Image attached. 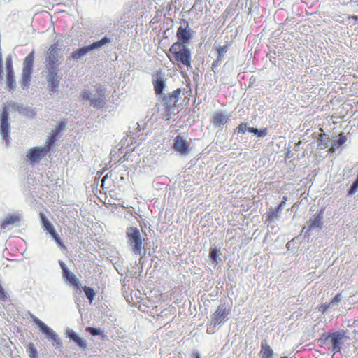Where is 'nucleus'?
<instances>
[{"label":"nucleus","mask_w":358,"mask_h":358,"mask_svg":"<svg viewBox=\"0 0 358 358\" xmlns=\"http://www.w3.org/2000/svg\"><path fill=\"white\" fill-rule=\"evenodd\" d=\"M342 299V296L341 293L337 294L334 298H333L329 302L331 306L336 305Z\"/></svg>","instance_id":"nucleus-40"},{"label":"nucleus","mask_w":358,"mask_h":358,"mask_svg":"<svg viewBox=\"0 0 358 358\" xmlns=\"http://www.w3.org/2000/svg\"><path fill=\"white\" fill-rule=\"evenodd\" d=\"M278 215V213L275 212L274 208H270L266 215V220L268 221H273Z\"/></svg>","instance_id":"nucleus-33"},{"label":"nucleus","mask_w":358,"mask_h":358,"mask_svg":"<svg viewBox=\"0 0 358 358\" xmlns=\"http://www.w3.org/2000/svg\"><path fill=\"white\" fill-rule=\"evenodd\" d=\"M180 94L181 89L178 88L162 98V105L164 106L163 117L166 120H169L171 115L174 113Z\"/></svg>","instance_id":"nucleus-4"},{"label":"nucleus","mask_w":358,"mask_h":358,"mask_svg":"<svg viewBox=\"0 0 358 358\" xmlns=\"http://www.w3.org/2000/svg\"><path fill=\"white\" fill-rule=\"evenodd\" d=\"M173 148L181 155H187L189 152L188 142L181 136H176L174 138Z\"/></svg>","instance_id":"nucleus-14"},{"label":"nucleus","mask_w":358,"mask_h":358,"mask_svg":"<svg viewBox=\"0 0 358 358\" xmlns=\"http://www.w3.org/2000/svg\"><path fill=\"white\" fill-rule=\"evenodd\" d=\"M210 257L213 259V262H217V257H218V250L216 248H212L210 250Z\"/></svg>","instance_id":"nucleus-36"},{"label":"nucleus","mask_w":358,"mask_h":358,"mask_svg":"<svg viewBox=\"0 0 358 358\" xmlns=\"http://www.w3.org/2000/svg\"><path fill=\"white\" fill-rule=\"evenodd\" d=\"M167 57L171 62L180 66L181 64L186 67H190L192 63V55L190 50L183 43H173L169 48Z\"/></svg>","instance_id":"nucleus-2"},{"label":"nucleus","mask_w":358,"mask_h":358,"mask_svg":"<svg viewBox=\"0 0 358 358\" xmlns=\"http://www.w3.org/2000/svg\"><path fill=\"white\" fill-rule=\"evenodd\" d=\"M248 131L250 133H253L257 134L258 136H264L267 134V129L264 128V129L259 130L254 127L248 128Z\"/></svg>","instance_id":"nucleus-28"},{"label":"nucleus","mask_w":358,"mask_h":358,"mask_svg":"<svg viewBox=\"0 0 358 358\" xmlns=\"http://www.w3.org/2000/svg\"><path fill=\"white\" fill-rule=\"evenodd\" d=\"M66 127V124L64 122H59L57 127L55 130L52 131V134L51 136H55V138L56 139V136L61 131H64Z\"/></svg>","instance_id":"nucleus-30"},{"label":"nucleus","mask_w":358,"mask_h":358,"mask_svg":"<svg viewBox=\"0 0 358 358\" xmlns=\"http://www.w3.org/2000/svg\"><path fill=\"white\" fill-rule=\"evenodd\" d=\"M32 71L22 69L21 86L22 88H26L30 82L31 73Z\"/></svg>","instance_id":"nucleus-22"},{"label":"nucleus","mask_w":358,"mask_h":358,"mask_svg":"<svg viewBox=\"0 0 358 358\" xmlns=\"http://www.w3.org/2000/svg\"><path fill=\"white\" fill-rule=\"evenodd\" d=\"M127 238L130 246L135 255H141L143 247V239L139 229L137 227H130L127 229Z\"/></svg>","instance_id":"nucleus-6"},{"label":"nucleus","mask_w":358,"mask_h":358,"mask_svg":"<svg viewBox=\"0 0 358 358\" xmlns=\"http://www.w3.org/2000/svg\"><path fill=\"white\" fill-rule=\"evenodd\" d=\"M64 47L57 41L52 44L46 52L45 71L48 87L51 91H57L62 78L59 65L64 59Z\"/></svg>","instance_id":"nucleus-1"},{"label":"nucleus","mask_w":358,"mask_h":358,"mask_svg":"<svg viewBox=\"0 0 358 358\" xmlns=\"http://www.w3.org/2000/svg\"><path fill=\"white\" fill-rule=\"evenodd\" d=\"M275 212L277 213H280L283 208H282L281 207H280V206H278L277 207L274 208Z\"/></svg>","instance_id":"nucleus-45"},{"label":"nucleus","mask_w":358,"mask_h":358,"mask_svg":"<svg viewBox=\"0 0 358 358\" xmlns=\"http://www.w3.org/2000/svg\"><path fill=\"white\" fill-rule=\"evenodd\" d=\"M357 103H358V101H357Z\"/></svg>","instance_id":"nucleus-52"},{"label":"nucleus","mask_w":358,"mask_h":358,"mask_svg":"<svg viewBox=\"0 0 358 358\" xmlns=\"http://www.w3.org/2000/svg\"><path fill=\"white\" fill-rule=\"evenodd\" d=\"M275 212L277 213H280L283 208H282L281 207H280V206H278L277 207L274 208Z\"/></svg>","instance_id":"nucleus-44"},{"label":"nucleus","mask_w":358,"mask_h":358,"mask_svg":"<svg viewBox=\"0 0 358 358\" xmlns=\"http://www.w3.org/2000/svg\"><path fill=\"white\" fill-rule=\"evenodd\" d=\"M357 189H358V175H357V178L356 180L351 185V187L348 191V194H353L354 193H355L357 192Z\"/></svg>","instance_id":"nucleus-37"},{"label":"nucleus","mask_w":358,"mask_h":358,"mask_svg":"<svg viewBox=\"0 0 358 358\" xmlns=\"http://www.w3.org/2000/svg\"><path fill=\"white\" fill-rule=\"evenodd\" d=\"M6 86L9 90H11L16 86V83L14 76V71H7L6 75Z\"/></svg>","instance_id":"nucleus-24"},{"label":"nucleus","mask_w":358,"mask_h":358,"mask_svg":"<svg viewBox=\"0 0 358 358\" xmlns=\"http://www.w3.org/2000/svg\"><path fill=\"white\" fill-rule=\"evenodd\" d=\"M231 307H227L225 304L219 305L215 311L212 315V320L208 324L207 333L211 334L213 331L210 330V327H215L217 324H223L228 320L229 315L231 314Z\"/></svg>","instance_id":"nucleus-7"},{"label":"nucleus","mask_w":358,"mask_h":358,"mask_svg":"<svg viewBox=\"0 0 358 358\" xmlns=\"http://www.w3.org/2000/svg\"><path fill=\"white\" fill-rule=\"evenodd\" d=\"M343 338V334L339 333V332H334L332 334H329L327 338H330V341L332 344L333 347V351L334 352H340L341 349V340Z\"/></svg>","instance_id":"nucleus-15"},{"label":"nucleus","mask_w":358,"mask_h":358,"mask_svg":"<svg viewBox=\"0 0 358 358\" xmlns=\"http://www.w3.org/2000/svg\"><path fill=\"white\" fill-rule=\"evenodd\" d=\"M3 64H0V80L3 79Z\"/></svg>","instance_id":"nucleus-43"},{"label":"nucleus","mask_w":358,"mask_h":358,"mask_svg":"<svg viewBox=\"0 0 358 358\" xmlns=\"http://www.w3.org/2000/svg\"><path fill=\"white\" fill-rule=\"evenodd\" d=\"M20 220V217L16 214L8 215L1 223V228L6 229L8 225L13 224Z\"/></svg>","instance_id":"nucleus-19"},{"label":"nucleus","mask_w":358,"mask_h":358,"mask_svg":"<svg viewBox=\"0 0 358 358\" xmlns=\"http://www.w3.org/2000/svg\"><path fill=\"white\" fill-rule=\"evenodd\" d=\"M183 23L185 26L178 27L176 31V37L178 39L177 42L182 43L186 45L192 39V30L189 28V24L186 20H184Z\"/></svg>","instance_id":"nucleus-12"},{"label":"nucleus","mask_w":358,"mask_h":358,"mask_svg":"<svg viewBox=\"0 0 358 358\" xmlns=\"http://www.w3.org/2000/svg\"><path fill=\"white\" fill-rule=\"evenodd\" d=\"M192 358H201L199 353L194 352L192 355Z\"/></svg>","instance_id":"nucleus-46"},{"label":"nucleus","mask_w":358,"mask_h":358,"mask_svg":"<svg viewBox=\"0 0 358 358\" xmlns=\"http://www.w3.org/2000/svg\"><path fill=\"white\" fill-rule=\"evenodd\" d=\"M230 47V44H226L223 46H220L217 48V57L222 59L225 55V53L228 51Z\"/></svg>","instance_id":"nucleus-27"},{"label":"nucleus","mask_w":358,"mask_h":358,"mask_svg":"<svg viewBox=\"0 0 358 358\" xmlns=\"http://www.w3.org/2000/svg\"><path fill=\"white\" fill-rule=\"evenodd\" d=\"M6 65L7 71H13L12 57L10 55L6 57Z\"/></svg>","instance_id":"nucleus-35"},{"label":"nucleus","mask_w":358,"mask_h":358,"mask_svg":"<svg viewBox=\"0 0 358 358\" xmlns=\"http://www.w3.org/2000/svg\"><path fill=\"white\" fill-rule=\"evenodd\" d=\"M287 199H288L287 196H284L282 201H285V202L286 203L287 201Z\"/></svg>","instance_id":"nucleus-49"},{"label":"nucleus","mask_w":358,"mask_h":358,"mask_svg":"<svg viewBox=\"0 0 358 358\" xmlns=\"http://www.w3.org/2000/svg\"><path fill=\"white\" fill-rule=\"evenodd\" d=\"M0 64H3V61H2V54L1 52H0Z\"/></svg>","instance_id":"nucleus-48"},{"label":"nucleus","mask_w":358,"mask_h":358,"mask_svg":"<svg viewBox=\"0 0 358 358\" xmlns=\"http://www.w3.org/2000/svg\"><path fill=\"white\" fill-rule=\"evenodd\" d=\"M6 298V293L4 289L2 287L0 284V299L3 300Z\"/></svg>","instance_id":"nucleus-42"},{"label":"nucleus","mask_w":358,"mask_h":358,"mask_svg":"<svg viewBox=\"0 0 358 358\" xmlns=\"http://www.w3.org/2000/svg\"><path fill=\"white\" fill-rule=\"evenodd\" d=\"M274 355L273 350L268 345L266 340L261 342V350L259 352V357L261 358H273Z\"/></svg>","instance_id":"nucleus-17"},{"label":"nucleus","mask_w":358,"mask_h":358,"mask_svg":"<svg viewBox=\"0 0 358 358\" xmlns=\"http://www.w3.org/2000/svg\"><path fill=\"white\" fill-rule=\"evenodd\" d=\"M152 84L157 95H162L166 87L164 76L160 71H157L153 75Z\"/></svg>","instance_id":"nucleus-13"},{"label":"nucleus","mask_w":358,"mask_h":358,"mask_svg":"<svg viewBox=\"0 0 358 358\" xmlns=\"http://www.w3.org/2000/svg\"><path fill=\"white\" fill-rule=\"evenodd\" d=\"M323 213L320 211L311 217L308 222V230L311 231L315 228H320L322 224Z\"/></svg>","instance_id":"nucleus-16"},{"label":"nucleus","mask_w":358,"mask_h":358,"mask_svg":"<svg viewBox=\"0 0 358 358\" xmlns=\"http://www.w3.org/2000/svg\"><path fill=\"white\" fill-rule=\"evenodd\" d=\"M280 358H287V357H281Z\"/></svg>","instance_id":"nucleus-51"},{"label":"nucleus","mask_w":358,"mask_h":358,"mask_svg":"<svg viewBox=\"0 0 358 358\" xmlns=\"http://www.w3.org/2000/svg\"><path fill=\"white\" fill-rule=\"evenodd\" d=\"M18 111L20 114H22L24 115H29L34 114L33 110L28 107H21L20 108L18 109Z\"/></svg>","instance_id":"nucleus-34"},{"label":"nucleus","mask_w":358,"mask_h":358,"mask_svg":"<svg viewBox=\"0 0 358 358\" xmlns=\"http://www.w3.org/2000/svg\"><path fill=\"white\" fill-rule=\"evenodd\" d=\"M30 318L36 325L39 328L40 331L45 335V338L52 343V345L55 348H60L62 346V341L58 335L44 322L39 320L33 314H30Z\"/></svg>","instance_id":"nucleus-5"},{"label":"nucleus","mask_w":358,"mask_h":358,"mask_svg":"<svg viewBox=\"0 0 358 358\" xmlns=\"http://www.w3.org/2000/svg\"><path fill=\"white\" fill-rule=\"evenodd\" d=\"M26 352L30 358H38V353L36 348L33 343H29L25 345Z\"/></svg>","instance_id":"nucleus-21"},{"label":"nucleus","mask_w":358,"mask_h":358,"mask_svg":"<svg viewBox=\"0 0 358 358\" xmlns=\"http://www.w3.org/2000/svg\"><path fill=\"white\" fill-rule=\"evenodd\" d=\"M55 141V136H49L43 146H37L30 148L27 153V157L29 162L34 164L38 162L42 157H45L50 152Z\"/></svg>","instance_id":"nucleus-3"},{"label":"nucleus","mask_w":358,"mask_h":358,"mask_svg":"<svg viewBox=\"0 0 358 358\" xmlns=\"http://www.w3.org/2000/svg\"><path fill=\"white\" fill-rule=\"evenodd\" d=\"M331 306V305L330 304V303H322L320 306H319L317 307V309L322 313H324Z\"/></svg>","instance_id":"nucleus-39"},{"label":"nucleus","mask_w":358,"mask_h":358,"mask_svg":"<svg viewBox=\"0 0 358 358\" xmlns=\"http://www.w3.org/2000/svg\"><path fill=\"white\" fill-rule=\"evenodd\" d=\"M347 141V138L345 135L343 133H341L336 136V138L333 140L331 143V146L330 148V152H334L336 150L338 149L341 146H342Z\"/></svg>","instance_id":"nucleus-18"},{"label":"nucleus","mask_w":358,"mask_h":358,"mask_svg":"<svg viewBox=\"0 0 358 358\" xmlns=\"http://www.w3.org/2000/svg\"><path fill=\"white\" fill-rule=\"evenodd\" d=\"M86 331L90 333L92 336H99L101 333V331L99 329L92 327H87L86 328Z\"/></svg>","instance_id":"nucleus-38"},{"label":"nucleus","mask_w":358,"mask_h":358,"mask_svg":"<svg viewBox=\"0 0 358 358\" xmlns=\"http://www.w3.org/2000/svg\"><path fill=\"white\" fill-rule=\"evenodd\" d=\"M110 42V39L106 36L103 37L102 39L93 43L92 44L80 48L78 49L76 51L73 52L72 54V57L74 59H78L82 56L86 55L90 50L94 49L99 48L102 47L103 45L108 43Z\"/></svg>","instance_id":"nucleus-11"},{"label":"nucleus","mask_w":358,"mask_h":358,"mask_svg":"<svg viewBox=\"0 0 358 358\" xmlns=\"http://www.w3.org/2000/svg\"><path fill=\"white\" fill-rule=\"evenodd\" d=\"M34 51L29 53L24 59L23 63V69L32 71V66L34 63Z\"/></svg>","instance_id":"nucleus-23"},{"label":"nucleus","mask_w":358,"mask_h":358,"mask_svg":"<svg viewBox=\"0 0 358 358\" xmlns=\"http://www.w3.org/2000/svg\"><path fill=\"white\" fill-rule=\"evenodd\" d=\"M41 224L42 228L44 231H46L48 234H49L51 237L55 240L58 247H59L62 250H65L66 246L64 245L62 239L60 238L58 234L56 233L54 226L48 220L44 213H41L39 214Z\"/></svg>","instance_id":"nucleus-9"},{"label":"nucleus","mask_w":358,"mask_h":358,"mask_svg":"<svg viewBox=\"0 0 358 358\" xmlns=\"http://www.w3.org/2000/svg\"><path fill=\"white\" fill-rule=\"evenodd\" d=\"M248 128L246 123L242 122L234 129V132L237 134H245L248 131Z\"/></svg>","instance_id":"nucleus-32"},{"label":"nucleus","mask_w":358,"mask_h":358,"mask_svg":"<svg viewBox=\"0 0 358 358\" xmlns=\"http://www.w3.org/2000/svg\"><path fill=\"white\" fill-rule=\"evenodd\" d=\"M8 120L9 113L7 107H4L0 116V134L6 144L8 143L10 138V123Z\"/></svg>","instance_id":"nucleus-10"},{"label":"nucleus","mask_w":358,"mask_h":358,"mask_svg":"<svg viewBox=\"0 0 358 358\" xmlns=\"http://www.w3.org/2000/svg\"><path fill=\"white\" fill-rule=\"evenodd\" d=\"M59 264L62 270V278L64 281L67 283V266H66V264L62 260H59Z\"/></svg>","instance_id":"nucleus-31"},{"label":"nucleus","mask_w":358,"mask_h":358,"mask_svg":"<svg viewBox=\"0 0 358 358\" xmlns=\"http://www.w3.org/2000/svg\"><path fill=\"white\" fill-rule=\"evenodd\" d=\"M105 89L101 85H96L94 90L90 93L83 92L81 94L84 100H90V104L94 107H100L103 105L105 98Z\"/></svg>","instance_id":"nucleus-8"},{"label":"nucleus","mask_w":358,"mask_h":358,"mask_svg":"<svg viewBox=\"0 0 358 358\" xmlns=\"http://www.w3.org/2000/svg\"><path fill=\"white\" fill-rule=\"evenodd\" d=\"M227 117L222 113H215L213 117V124L215 126H220L227 122Z\"/></svg>","instance_id":"nucleus-20"},{"label":"nucleus","mask_w":358,"mask_h":358,"mask_svg":"<svg viewBox=\"0 0 358 358\" xmlns=\"http://www.w3.org/2000/svg\"><path fill=\"white\" fill-rule=\"evenodd\" d=\"M222 61V59H220L217 57L216 60H215L212 64V68L214 69V68L219 66L220 65Z\"/></svg>","instance_id":"nucleus-41"},{"label":"nucleus","mask_w":358,"mask_h":358,"mask_svg":"<svg viewBox=\"0 0 358 358\" xmlns=\"http://www.w3.org/2000/svg\"><path fill=\"white\" fill-rule=\"evenodd\" d=\"M83 291L85 292V294L87 296V298L90 300V301H92L95 296V293L92 288L88 287H84Z\"/></svg>","instance_id":"nucleus-29"},{"label":"nucleus","mask_w":358,"mask_h":358,"mask_svg":"<svg viewBox=\"0 0 358 358\" xmlns=\"http://www.w3.org/2000/svg\"><path fill=\"white\" fill-rule=\"evenodd\" d=\"M352 18H353V20H357V16H355V15H354V16H352Z\"/></svg>","instance_id":"nucleus-50"},{"label":"nucleus","mask_w":358,"mask_h":358,"mask_svg":"<svg viewBox=\"0 0 358 358\" xmlns=\"http://www.w3.org/2000/svg\"><path fill=\"white\" fill-rule=\"evenodd\" d=\"M69 337L72 339L79 347L80 348H86L87 345L85 342L78 336L76 333L71 331L69 332Z\"/></svg>","instance_id":"nucleus-25"},{"label":"nucleus","mask_w":358,"mask_h":358,"mask_svg":"<svg viewBox=\"0 0 358 358\" xmlns=\"http://www.w3.org/2000/svg\"><path fill=\"white\" fill-rule=\"evenodd\" d=\"M69 282H70L76 290H80V282H79L78 279L74 274L69 272Z\"/></svg>","instance_id":"nucleus-26"},{"label":"nucleus","mask_w":358,"mask_h":358,"mask_svg":"<svg viewBox=\"0 0 358 358\" xmlns=\"http://www.w3.org/2000/svg\"><path fill=\"white\" fill-rule=\"evenodd\" d=\"M285 203H286L285 202V201H282L278 206H280V207H281L282 208H284Z\"/></svg>","instance_id":"nucleus-47"}]
</instances>
